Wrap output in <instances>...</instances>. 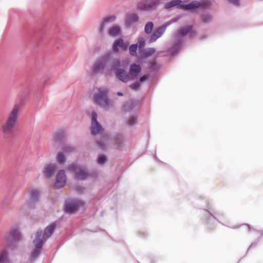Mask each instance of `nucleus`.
<instances>
[{
    "instance_id": "f257e3e1",
    "label": "nucleus",
    "mask_w": 263,
    "mask_h": 263,
    "mask_svg": "<svg viewBox=\"0 0 263 263\" xmlns=\"http://www.w3.org/2000/svg\"><path fill=\"white\" fill-rule=\"evenodd\" d=\"M19 110V105L15 104L6 121L2 124V130L5 137H9L13 134L18 120Z\"/></svg>"
},
{
    "instance_id": "f03ea898",
    "label": "nucleus",
    "mask_w": 263,
    "mask_h": 263,
    "mask_svg": "<svg viewBox=\"0 0 263 263\" xmlns=\"http://www.w3.org/2000/svg\"><path fill=\"white\" fill-rule=\"evenodd\" d=\"M108 90L104 88H98L93 96L94 101L101 108L107 110L112 106L113 101L109 99Z\"/></svg>"
},
{
    "instance_id": "7ed1b4c3",
    "label": "nucleus",
    "mask_w": 263,
    "mask_h": 263,
    "mask_svg": "<svg viewBox=\"0 0 263 263\" xmlns=\"http://www.w3.org/2000/svg\"><path fill=\"white\" fill-rule=\"evenodd\" d=\"M111 54L107 53L103 55L96 61L91 67V70L95 73H102L109 63Z\"/></svg>"
},
{
    "instance_id": "20e7f679",
    "label": "nucleus",
    "mask_w": 263,
    "mask_h": 263,
    "mask_svg": "<svg viewBox=\"0 0 263 263\" xmlns=\"http://www.w3.org/2000/svg\"><path fill=\"white\" fill-rule=\"evenodd\" d=\"M42 235V230L41 229L37 230L35 233V237L33 241L35 248L32 250L30 255V259L31 262L34 261L40 254L41 249L43 246V239L41 238Z\"/></svg>"
},
{
    "instance_id": "39448f33",
    "label": "nucleus",
    "mask_w": 263,
    "mask_h": 263,
    "mask_svg": "<svg viewBox=\"0 0 263 263\" xmlns=\"http://www.w3.org/2000/svg\"><path fill=\"white\" fill-rule=\"evenodd\" d=\"M21 233L18 228H13L4 236V240L8 245L15 247L17 241L21 239Z\"/></svg>"
},
{
    "instance_id": "423d86ee",
    "label": "nucleus",
    "mask_w": 263,
    "mask_h": 263,
    "mask_svg": "<svg viewBox=\"0 0 263 263\" xmlns=\"http://www.w3.org/2000/svg\"><path fill=\"white\" fill-rule=\"evenodd\" d=\"M68 170L74 173V178L78 180H84L89 175L86 169L77 164L72 163L70 164L68 166Z\"/></svg>"
},
{
    "instance_id": "0eeeda50",
    "label": "nucleus",
    "mask_w": 263,
    "mask_h": 263,
    "mask_svg": "<svg viewBox=\"0 0 263 263\" xmlns=\"http://www.w3.org/2000/svg\"><path fill=\"white\" fill-rule=\"evenodd\" d=\"M160 3V0H144L137 4V9L139 11H152L156 9Z\"/></svg>"
},
{
    "instance_id": "6e6552de",
    "label": "nucleus",
    "mask_w": 263,
    "mask_h": 263,
    "mask_svg": "<svg viewBox=\"0 0 263 263\" xmlns=\"http://www.w3.org/2000/svg\"><path fill=\"white\" fill-rule=\"evenodd\" d=\"M28 193V198L27 200V204L29 208H33L39 201L40 197V190L35 188H30Z\"/></svg>"
},
{
    "instance_id": "1a4fd4ad",
    "label": "nucleus",
    "mask_w": 263,
    "mask_h": 263,
    "mask_svg": "<svg viewBox=\"0 0 263 263\" xmlns=\"http://www.w3.org/2000/svg\"><path fill=\"white\" fill-rule=\"evenodd\" d=\"M117 17L114 14H107L104 16L98 27V31L102 34L105 30L108 28L110 25L116 20Z\"/></svg>"
},
{
    "instance_id": "9d476101",
    "label": "nucleus",
    "mask_w": 263,
    "mask_h": 263,
    "mask_svg": "<svg viewBox=\"0 0 263 263\" xmlns=\"http://www.w3.org/2000/svg\"><path fill=\"white\" fill-rule=\"evenodd\" d=\"M98 115L95 111L91 112V133L92 135L100 134L103 132L104 128L97 121Z\"/></svg>"
},
{
    "instance_id": "9b49d317",
    "label": "nucleus",
    "mask_w": 263,
    "mask_h": 263,
    "mask_svg": "<svg viewBox=\"0 0 263 263\" xmlns=\"http://www.w3.org/2000/svg\"><path fill=\"white\" fill-rule=\"evenodd\" d=\"M82 205V201L77 199H71L66 201L65 211L69 213H73L78 208Z\"/></svg>"
},
{
    "instance_id": "f8f14e48",
    "label": "nucleus",
    "mask_w": 263,
    "mask_h": 263,
    "mask_svg": "<svg viewBox=\"0 0 263 263\" xmlns=\"http://www.w3.org/2000/svg\"><path fill=\"white\" fill-rule=\"evenodd\" d=\"M66 182V176L65 171H59L56 177V181L54 184V187L58 189H60L65 185Z\"/></svg>"
},
{
    "instance_id": "ddd939ff",
    "label": "nucleus",
    "mask_w": 263,
    "mask_h": 263,
    "mask_svg": "<svg viewBox=\"0 0 263 263\" xmlns=\"http://www.w3.org/2000/svg\"><path fill=\"white\" fill-rule=\"evenodd\" d=\"M141 71V67L140 65L136 63L130 64L129 66V76L130 80H135L138 78Z\"/></svg>"
},
{
    "instance_id": "4468645a",
    "label": "nucleus",
    "mask_w": 263,
    "mask_h": 263,
    "mask_svg": "<svg viewBox=\"0 0 263 263\" xmlns=\"http://www.w3.org/2000/svg\"><path fill=\"white\" fill-rule=\"evenodd\" d=\"M128 44L124 43V40L122 39L116 40L112 45V51L115 53H118L119 52V48L123 51H125L127 49Z\"/></svg>"
},
{
    "instance_id": "2eb2a0df",
    "label": "nucleus",
    "mask_w": 263,
    "mask_h": 263,
    "mask_svg": "<svg viewBox=\"0 0 263 263\" xmlns=\"http://www.w3.org/2000/svg\"><path fill=\"white\" fill-rule=\"evenodd\" d=\"M166 28L167 25H165L164 24L161 26H159L156 30H155L153 33L149 38V43H153L155 42L158 38L161 37L165 32Z\"/></svg>"
},
{
    "instance_id": "dca6fc26",
    "label": "nucleus",
    "mask_w": 263,
    "mask_h": 263,
    "mask_svg": "<svg viewBox=\"0 0 263 263\" xmlns=\"http://www.w3.org/2000/svg\"><path fill=\"white\" fill-rule=\"evenodd\" d=\"M57 226V222L54 221L47 226L44 230L43 240H46L49 238L55 230ZM43 233V232H42Z\"/></svg>"
},
{
    "instance_id": "f3484780",
    "label": "nucleus",
    "mask_w": 263,
    "mask_h": 263,
    "mask_svg": "<svg viewBox=\"0 0 263 263\" xmlns=\"http://www.w3.org/2000/svg\"><path fill=\"white\" fill-rule=\"evenodd\" d=\"M115 76L121 82L127 83L130 81L129 73L123 68L117 69Z\"/></svg>"
},
{
    "instance_id": "a211bd4d",
    "label": "nucleus",
    "mask_w": 263,
    "mask_h": 263,
    "mask_svg": "<svg viewBox=\"0 0 263 263\" xmlns=\"http://www.w3.org/2000/svg\"><path fill=\"white\" fill-rule=\"evenodd\" d=\"M56 169L57 165L55 164H47L44 166L43 171V175L45 178H49L54 174Z\"/></svg>"
},
{
    "instance_id": "6ab92c4d",
    "label": "nucleus",
    "mask_w": 263,
    "mask_h": 263,
    "mask_svg": "<svg viewBox=\"0 0 263 263\" xmlns=\"http://www.w3.org/2000/svg\"><path fill=\"white\" fill-rule=\"evenodd\" d=\"M139 17L136 13L128 14L125 20V25L126 27H130L138 22Z\"/></svg>"
},
{
    "instance_id": "aec40b11",
    "label": "nucleus",
    "mask_w": 263,
    "mask_h": 263,
    "mask_svg": "<svg viewBox=\"0 0 263 263\" xmlns=\"http://www.w3.org/2000/svg\"><path fill=\"white\" fill-rule=\"evenodd\" d=\"M195 31L193 30V27L192 26H187L181 28L175 35L176 36L178 37L184 36L189 33L191 35H193V34H195Z\"/></svg>"
},
{
    "instance_id": "412c9836",
    "label": "nucleus",
    "mask_w": 263,
    "mask_h": 263,
    "mask_svg": "<svg viewBox=\"0 0 263 263\" xmlns=\"http://www.w3.org/2000/svg\"><path fill=\"white\" fill-rule=\"evenodd\" d=\"M182 46V40L181 38H179L176 43L169 49V52L171 56L173 57L180 50Z\"/></svg>"
},
{
    "instance_id": "4be33fe9",
    "label": "nucleus",
    "mask_w": 263,
    "mask_h": 263,
    "mask_svg": "<svg viewBox=\"0 0 263 263\" xmlns=\"http://www.w3.org/2000/svg\"><path fill=\"white\" fill-rule=\"evenodd\" d=\"M121 30L120 27L118 25H112L108 28L107 30V34L111 37H115L121 34Z\"/></svg>"
},
{
    "instance_id": "5701e85b",
    "label": "nucleus",
    "mask_w": 263,
    "mask_h": 263,
    "mask_svg": "<svg viewBox=\"0 0 263 263\" xmlns=\"http://www.w3.org/2000/svg\"><path fill=\"white\" fill-rule=\"evenodd\" d=\"M200 6V3L198 1H193L186 5H180V7L185 10H194Z\"/></svg>"
},
{
    "instance_id": "b1692460",
    "label": "nucleus",
    "mask_w": 263,
    "mask_h": 263,
    "mask_svg": "<svg viewBox=\"0 0 263 263\" xmlns=\"http://www.w3.org/2000/svg\"><path fill=\"white\" fill-rule=\"evenodd\" d=\"M138 102L136 100H129L126 102L122 106L124 111H129L138 105Z\"/></svg>"
},
{
    "instance_id": "393cba45",
    "label": "nucleus",
    "mask_w": 263,
    "mask_h": 263,
    "mask_svg": "<svg viewBox=\"0 0 263 263\" xmlns=\"http://www.w3.org/2000/svg\"><path fill=\"white\" fill-rule=\"evenodd\" d=\"M0 263H11L9 259V252L7 250H4L0 255Z\"/></svg>"
},
{
    "instance_id": "a878e982",
    "label": "nucleus",
    "mask_w": 263,
    "mask_h": 263,
    "mask_svg": "<svg viewBox=\"0 0 263 263\" xmlns=\"http://www.w3.org/2000/svg\"><path fill=\"white\" fill-rule=\"evenodd\" d=\"M181 3V0H173L170 2L166 4L164 6V8L166 9H170L175 6H178V8H181L180 7V5H182Z\"/></svg>"
},
{
    "instance_id": "bb28decb",
    "label": "nucleus",
    "mask_w": 263,
    "mask_h": 263,
    "mask_svg": "<svg viewBox=\"0 0 263 263\" xmlns=\"http://www.w3.org/2000/svg\"><path fill=\"white\" fill-rule=\"evenodd\" d=\"M121 67V62L119 60L114 59L111 64L110 69L112 70L115 74H116L117 71L116 70L117 69H122V68Z\"/></svg>"
},
{
    "instance_id": "cd10ccee",
    "label": "nucleus",
    "mask_w": 263,
    "mask_h": 263,
    "mask_svg": "<svg viewBox=\"0 0 263 263\" xmlns=\"http://www.w3.org/2000/svg\"><path fill=\"white\" fill-rule=\"evenodd\" d=\"M65 138L64 133L63 131H60L57 133L54 137V141L56 143L62 142Z\"/></svg>"
},
{
    "instance_id": "c85d7f7f",
    "label": "nucleus",
    "mask_w": 263,
    "mask_h": 263,
    "mask_svg": "<svg viewBox=\"0 0 263 263\" xmlns=\"http://www.w3.org/2000/svg\"><path fill=\"white\" fill-rule=\"evenodd\" d=\"M114 143L117 145L116 148H119L123 144V138L122 136H117L114 137Z\"/></svg>"
},
{
    "instance_id": "c756f323",
    "label": "nucleus",
    "mask_w": 263,
    "mask_h": 263,
    "mask_svg": "<svg viewBox=\"0 0 263 263\" xmlns=\"http://www.w3.org/2000/svg\"><path fill=\"white\" fill-rule=\"evenodd\" d=\"M154 27V24L152 22H147L144 27V31L145 32L149 34L152 33V31L153 30Z\"/></svg>"
},
{
    "instance_id": "7c9ffc66",
    "label": "nucleus",
    "mask_w": 263,
    "mask_h": 263,
    "mask_svg": "<svg viewBox=\"0 0 263 263\" xmlns=\"http://www.w3.org/2000/svg\"><path fill=\"white\" fill-rule=\"evenodd\" d=\"M107 141V140L106 139L105 137H103L102 139L97 141V144L101 149H104L106 147Z\"/></svg>"
},
{
    "instance_id": "2f4dec72",
    "label": "nucleus",
    "mask_w": 263,
    "mask_h": 263,
    "mask_svg": "<svg viewBox=\"0 0 263 263\" xmlns=\"http://www.w3.org/2000/svg\"><path fill=\"white\" fill-rule=\"evenodd\" d=\"M56 160L60 164H64L66 161L64 154L62 152L59 153L57 156Z\"/></svg>"
},
{
    "instance_id": "473e14b6",
    "label": "nucleus",
    "mask_w": 263,
    "mask_h": 263,
    "mask_svg": "<svg viewBox=\"0 0 263 263\" xmlns=\"http://www.w3.org/2000/svg\"><path fill=\"white\" fill-rule=\"evenodd\" d=\"M63 152L65 153H72L74 151V147L70 145L65 144L62 147Z\"/></svg>"
},
{
    "instance_id": "72a5a7b5",
    "label": "nucleus",
    "mask_w": 263,
    "mask_h": 263,
    "mask_svg": "<svg viewBox=\"0 0 263 263\" xmlns=\"http://www.w3.org/2000/svg\"><path fill=\"white\" fill-rule=\"evenodd\" d=\"M137 44H134L130 45L129 47L130 54L133 56L137 55Z\"/></svg>"
},
{
    "instance_id": "f704fd0d",
    "label": "nucleus",
    "mask_w": 263,
    "mask_h": 263,
    "mask_svg": "<svg viewBox=\"0 0 263 263\" xmlns=\"http://www.w3.org/2000/svg\"><path fill=\"white\" fill-rule=\"evenodd\" d=\"M107 157L103 155H99L98 157L97 161L99 164H102L106 162Z\"/></svg>"
},
{
    "instance_id": "c9c22d12",
    "label": "nucleus",
    "mask_w": 263,
    "mask_h": 263,
    "mask_svg": "<svg viewBox=\"0 0 263 263\" xmlns=\"http://www.w3.org/2000/svg\"><path fill=\"white\" fill-rule=\"evenodd\" d=\"M212 20V17L209 14H205L202 16V22L203 23H209Z\"/></svg>"
},
{
    "instance_id": "e433bc0d",
    "label": "nucleus",
    "mask_w": 263,
    "mask_h": 263,
    "mask_svg": "<svg viewBox=\"0 0 263 263\" xmlns=\"http://www.w3.org/2000/svg\"><path fill=\"white\" fill-rule=\"evenodd\" d=\"M129 88L134 90H138L140 89V84L139 82H136L133 83H132L129 85Z\"/></svg>"
},
{
    "instance_id": "4c0bfd02",
    "label": "nucleus",
    "mask_w": 263,
    "mask_h": 263,
    "mask_svg": "<svg viewBox=\"0 0 263 263\" xmlns=\"http://www.w3.org/2000/svg\"><path fill=\"white\" fill-rule=\"evenodd\" d=\"M155 49L154 48H149L147 50L145 51L144 53V57H147L151 55L155 52Z\"/></svg>"
},
{
    "instance_id": "58836bf2",
    "label": "nucleus",
    "mask_w": 263,
    "mask_h": 263,
    "mask_svg": "<svg viewBox=\"0 0 263 263\" xmlns=\"http://www.w3.org/2000/svg\"><path fill=\"white\" fill-rule=\"evenodd\" d=\"M139 43V51H142L143 50H144V48L145 46V42L144 40L141 39L138 41Z\"/></svg>"
},
{
    "instance_id": "ea45409f",
    "label": "nucleus",
    "mask_w": 263,
    "mask_h": 263,
    "mask_svg": "<svg viewBox=\"0 0 263 263\" xmlns=\"http://www.w3.org/2000/svg\"><path fill=\"white\" fill-rule=\"evenodd\" d=\"M181 17L180 16L178 15L176 17L173 18L171 19L169 22H167L166 24H165V25H167V27L171 25L172 23H174L176 22H177L180 18Z\"/></svg>"
},
{
    "instance_id": "a19ab883",
    "label": "nucleus",
    "mask_w": 263,
    "mask_h": 263,
    "mask_svg": "<svg viewBox=\"0 0 263 263\" xmlns=\"http://www.w3.org/2000/svg\"><path fill=\"white\" fill-rule=\"evenodd\" d=\"M126 122L128 126L134 125L136 123V119L134 117H132L128 119Z\"/></svg>"
},
{
    "instance_id": "79ce46f5",
    "label": "nucleus",
    "mask_w": 263,
    "mask_h": 263,
    "mask_svg": "<svg viewBox=\"0 0 263 263\" xmlns=\"http://www.w3.org/2000/svg\"><path fill=\"white\" fill-rule=\"evenodd\" d=\"M228 2L231 4L235 6H239L240 5V0H228Z\"/></svg>"
},
{
    "instance_id": "37998d69",
    "label": "nucleus",
    "mask_w": 263,
    "mask_h": 263,
    "mask_svg": "<svg viewBox=\"0 0 263 263\" xmlns=\"http://www.w3.org/2000/svg\"><path fill=\"white\" fill-rule=\"evenodd\" d=\"M84 189L83 187L80 185L76 186L75 187L76 191L79 193H82Z\"/></svg>"
},
{
    "instance_id": "c03bdc74",
    "label": "nucleus",
    "mask_w": 263,
    "mask_h": 263,
    "mask_svg": "<svg viewBox=\"0 0 263 263\" xmlns=\"http://www.w3.org/2000/svg\"><path fill=\"white\" fill-rule=\"evenodd\" d=\"M146 80V76H141V77L140 78L139 81L138 82H140V84L142 82H143V81H145V80Z\"/></svg>"
},
{
    "instance_id": "a18cd8bd",
    "label": "nucleus",
    "mask_w": 263,
    "mask_h": 263,
    "mask_svg": "<svg viewBox=\"0 0 263 263\" xmlns=\"http://www.w3.org/2000/svg\"><path fill=\"white\" fill-rule=\"evenodd\" d=\"M117 95L119 96H123V93L121 92H117Z\"/></svg>"
},
{
    "instance_id": "49530a36",
    "label": "nucleus",
    "mask_w": 263,
    "mask_h": 263,
    "mask_svg": "<svg viewBox=\"0 0 263 263\" xmlns=\"http://www.w3.org/2000/svg\"><path fill=\"white\" fill-rule=\"evenodd\" d=\"M247 226L248 229H250V226L249 225H248V224Z\"/></svg>"
},
{
    "instance_id": "de8ad7c7",
    "label": "nucleus",
    "mask_w": 263,
    "mask_h": 263,
    "mask_svg": "<svg viewBox=\"0 0 263 263\" xmlns=\"http://www.w3.org/2000/svg\"><path fill=\"white\" fill-rule=\"evenodd\" d=\"M154 63H152V65H154Z\"/></svg>"
},
{
    "instance_id": "09e8293b",
    "label": "nucleus",
    "mask_w": 263,
    "mask_h": 263,
    "mask_svg": "<svg viewBox=\"0 0 263 263\" xmlns=\"http://www.w3.org/2000/svg\"><path fill=\"white\" fill-rule=\"evenodd\" d=\"M209 214L210 215H211V216H212V214L211 213L209 212Z\"/></svg>"
}]
</instances>
